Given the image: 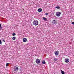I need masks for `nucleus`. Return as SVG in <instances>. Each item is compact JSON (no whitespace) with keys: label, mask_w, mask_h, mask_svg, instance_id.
Wrapping results in <instances>:
<instances>
[{"label":"nucleus","mask_w":74,"mask_h":74,"mask_svg":"<svg viewBox=\"0 0 74 74\" xmlns=\"http://www.w3.org/2000/svg\"><path fill=\"white\" fill-rule=\"evenodd\" d=\"M60 10H62V9H60Z\"/></svg>","instance_id":"26"},{"label":"nucleus","mask_w":74,"mask_h":74,"mask_svg":"<svg viewBox=\"0 0 74 74\" xmlns=\"http://www.w3.org/2000/svg\"><path fill=\"white\" fill-rule=\"evenodd\" d=\"M12 39L13 40H15V39H16V37H15V36H14V37H13Z\"/></svg>","instance_id":"13"},{"label":"nucleus","mask_w":74,"mask_h":74,"mask_svg":"<svg viewBox=\"0 0 74 74\" xmlns=\"http://www.w3.org/2000/svg\"><path fill=\"white\" fill-rule=\"evenodd\" d=\"M9 64V63H7L6 64V67H7L8 66Z\"/></svg>","instance_id":"17"},{"label":"nucleus","mask_w":74,"mask_h":74,"mask_svg":"<svg viewBox=\"0 0 74 74\" xmlns=\"http://www.w3.org/2000/svg\"><path fill=\"white\" fill-rule=\"evenodd\" d=\"M45 15H48V13H45Z\"/></svg>","instance_id":"20"},{"label":"nucleus","mask_w":74,"mask_h":74,"mask_svg":"<svg viewBox=\"0 0 74 74\" xmlns=\"http://www.w3.org/2000/svg\"><path fill=\"white\" fill-rule=\"evenodd\" d=\"M14 69V71H18V70H19V68L18 67H16V66H15Z\"/></svg>","instance_id":"3"},{"label":"nucleus","mask_w":74,"mask_h":74,"mask_svg":"<svg viewBox=\"0 0 74 74\" xmlns=\"http://www.w3.org/2000/svg\"><path fill=\"white\" fill-rule=\"evenodd\" d=\"M38 11L39 12H41L42 11V9L41 8H39L38 9Z\"/></svg>","instance_id":"7"},{"label":"nucleus","mask_w":74,"mask_h":74,"mask_svg":"<svg viewBox=\"0 0 74 74\" xmlns=\"http://www.w3.org/2000/svg\"><path fill=\"white\" fill-rule=\"evenodd\" d=\"M60 7L59 6H57L56 7V8H57V9H60Z\"/></svg>","instance_id":"11"},{"label":"nucleus","mask_w":74,"mask_h":74,"mask_svg":"<svg viewBox=\"0 0 74 74\" xmlns=\"http://www.w3.org/2000/svg\"><path fill=\"white\" fill-rule=\"evenodd\" d=\"M23 42H26L27 41V39L26 38H23Z\"/></svg>","instance_id":"6"},{"label":"nucleus","mask_w":74,"mask_h":74,"mask_svg":"<svg viewBox=\"0 0 74 74\" xmlns=\"http://www.w3.org/2000/svg\"><path fill=\"white\" fill-rule=\"evenodd\" d=\"M53 21L54 22H56V20H53Z\"/></svg>","instance_id":"23"},{"label":"nucleus","mask_w":74,"mask_h":74,"mask_svg":"<svg viewBox=\"0 0 74 74\" xmlns=\"http://www.w3.org/2000/svg\"><path fill=\"white\" fill-rule=\"evenodd\" d=\"M55 55L56 56H57L58 54H59V52L58 51H57L56 52V53H55Z\"/></svg>","instance_id":"8"},{"label":"nucleus","mask_w":74,"mask_h":74,"mask_svg":"<svg viewBox=\"0 0 74 74\" xmlns=\"http://www.w3.org/2000/svg\"><path fill=\"white\" fill-rule=\"evenodd\" d=\"M0 44H2V42H1V40L0 39Z\"/></svg>","instance_id":"19"},{"label":"nucleus","mask_w":74,"mask_h":74,"mask_svg":"<svg viewBox=\"0 0 74 74\" xmlns=\"http://www.w3.org/2000/svg\"><path fill=\"white\" fill-rule=\"evenodd\" d=\"M0 27H1V24H0Z\"/></svg>","instance_id":"25"},{"label":"nucleus","mask_w":74,"mask_h":74,"mask_svg":"<svg viewBox=\"0 0 74 74\" xmlns=\"http://www.w3.org/2000/svg\"><path fill=\"white\" fill-rule=\"evenodd\" d=\"M20 67L21 68L19 69H20V71H21V70H22V67H21L20 66Z\"/></svg>","instance_id":"16"},{"label":"nucleus","mask_w":74,"mask_h":74,"mask_svg":"<svg viewBox=\"0 0 74 74\" xmlns=\"http://www.w3.org/2000/svg\"><path fill=\"white\" fill-rule=\"evenodd\" d=\"M33 24L34 26H37V25H38V22L37 20H34L33 21Z\"/></svg>","instance_id":"1"},{"label":"nucleus","mask_w":74,"mask_h":74,"mask_svg":"<svg viewBox=\"0 0 74 74\" xmlns=\"http://www.w3.org/2000/svg\"><path fill=\"white\" fill-rule=\"evenodd\" d=\"M71 24H73V25H74V22H72L71 23Z\"/></svg>","instance_id":"21"},{"label":"nucleus","mask_w":74,"mask_h":74,"mask_svg":"<svg viewBox=\"0 0 74 74\" xmlns=\"http://www.w3.org/2000/svg\"><path fill=\"white\" fill-rule=\"evenodd\" d=\"M2 28H3V27H0V30H1Z\"/></svg>","instance_id":"22"},{"label":"nucleus","mask_w":74,"mask_h":74,"mask_svg":"<svg viewBox=\"0 0 74 74\" xmlns=\"http://www.w3.org/2000/svg\"><path fill=\"white\" fill-rule=\"evenodd\" d=\"M16 35V34L15 33H13L12 34V36H15Z\"/></svg>","instance_id":"14"},{"label":"nucleus","mask_w":74,"mask_h":74,"mask_svg":"<svg viewBox=\"0 0 74 74\" xmlns=\"http://www.w3.org/2000/svg\"><path fill=\"white\" fill-rule=\"evenodd\" d=\"M54 61H55V62H56V61H57V59H56V58H54Z\"/></svg>","instance_id":"15"},{"label":"nucleus","mask_w":74,"mask_h":74,"mask_svg":"<svg viewBox=\"0 0 74 74\" xmlns=\"http://www.w3.org/2000/svg\"><path fill=\"white\" fill-rule=\"evenodd\" d=\"M60 15H61V12H58L56 13V15L58 17L60 16Z\"/></svg>","instance_id":"2"},{"label":"nucleus","mask_w":74,"mask_h":74,"mask_svg":"<svg viewBox=\"0 0 74 74\" xmlns=\"http://www.w3.org/2000/svg\"><path fill=\"white\" fill-rule=\"evenodd\" d=\"M43 20L45 21H47V18L45 17H43Z\"/></svg>","instance_id":"10"},{"label":"nucleus","mask_w":74,"mask_h":74,"mask_svg":"<svg viewBox=\"0 0 74 74\" xmlns=\"http://www.w3.org/2000/svg\"><path fill=\"white\" fill-rule=\"evenodd\" d=\"M61 72L62 74H65L64 72V71H62V70H61Z\"/></svg>","instance_id":"9"},{"label":"nucleus","mask_w":74,"mask_h":74,"mask_svg":"<svg viewBox=\"0 0 74 74\" xmlns=\"http://www.w3.org/2000/svg\"><path fill=\"white\" fill-rule=\"evenodd\" d=\"M42 64H46V63L45 62V61L44 60H43L42 61Z\"/></svg>","instance_id":"12"},{"label":"nucleus","mask_w":74,"mask_h":74,"mask_svg":"<svg viewBox=\"0 0 74 74\" xmlns=\"http://www.w3.org/2000/svg\"><path fill=\"white\" fill-rule=\"evenodd\" d=\"M36 62L37 64H39L40 63V60L39 59L36 60Z\"/></svg>","instance_id":"4"},{"label":"nucleus","mask_w":74,"mask_h":74,"mask_svg":"<svg viewBox=\"0 0 74 74\" xmlns=\"http://www.w3.org/2000/svg\"><path fill=\"white\" fill-rule=\"evenodd\" d=\"M57 23L56 22H54L53 21L52 23H53L54 24H55L56 23Z\"/></svg>","instance_id":"18"},{"label":"nucleus","mask_w":74,"mask_h":74,"mask_svg":"<svg viewBox=\"0 0 74 74\" xmlns=\"http://www.w3.org/2000/svg\"><path fill=\"white\" fill-rule=\"evenodd\" d=\"M69 59L66 58L65 59V63H69Z\"/></svg>","instance_id":"5"},{"label":"nucleus","mask_w":74,"mask_h":74,"mask_svg":"<svg viewBox=\"0 0 74 74\" xmlns=\"http://www.w3.org/2000/svg\"><path fill=\"white\" fill-rule=\"evenodd\" d=\"M3 41L4 42H5V40H3Z\"/></svg>","instance_id":"24"}]
</instances>
